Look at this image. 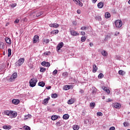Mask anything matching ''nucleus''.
I'll return each mask as SVG.
<instances>
[{"label": "nucleus", "instance_id": "1", "mask_svg": "<svg viewBox=\"0 0 130 130\" xmlns=\"http://www.w3.org/2000/svg\"><path fill=\"white\" fill-rule=\"evenodd\" d=\"M36 83H37V79L36 78H32L29 81V85L32 87L36 86Z\"/></svg>", "mask_w": 130, "mask_h": 130}, {"label": "nucleus", "instance_id": "2", "mask_svg": "<svg viewBox=\"0 0 130 130\" xmlns=\"http://www.w3.org/2000/svg\"><path fill=\"white\" fill-rule=\"evenodd\" d=\"M115 25L116 28H120L122 26V22L121 20H117L115 21Z\"/></svg>", "mask_w": 130, "mask_h": 130}, {"label": "nucleus", "instance_id": "3", "mask_svg": "<svg viewBox=\"0 0 130 130\" xmlns=\"http://www.w3.org/2000/svg\"><path fill=\"white\" fill-rule=\"evenodd\" d=\"M24 61H25V59L24 58H20L18 61H17L15 63L16 66H17V64H18V66L19 67H20V66H22V64H23V63H24Z\"/></svg>", "mask_w": 130, "mask_h": 130}, {"label": "nucleus", "instance_id": "4", "mask_svg": "<svg viewBox=\"0 0 130 130\" xmlns=\"http://www.w3.org/2000/svg\"><path fill=\"white\" fill-rule=\"evenodd\" d=\"M17 77H18V74L15 72L12 74L9 80L10 81V82H13L15 79H16Z\"/></svg>", "mask_w": 130, "mask_h": 130}, {"label": "nucleus", "instance_id": "5", "mask_svg": "<svg viewBox=\"0 0 130 130\" xmlns=\"http://www.w3.org/2000/svg\"><path fill=\"white\" fill-rule=\"evenodd\" d=\"M39 42V36L36 35L33 38V43H38Z\"/></svg>", "mask_w": 130, "mask_h": 130}, {"label": "nucleus", "instance_id": "6", "mask_svg": "<svg viewBox=\"0 0 130 130\" xmlns=\"http://www.w3.org/2000/svg\"><path fill=\"white\" fill-rule=\"evenodd\" d=\"M49 26L51 27L52 28H58V27H59V24L56 23H53L50 24Z\"/></svg>", "mask_w": 130, "mask_h": 130}, {"label": "nucleus", "instance_id": "7", "mask_svg": "<svg viewBox=\"0 0 130 130\" xmlns=\"http://www.w3.org/2000/svg\"><path fill=\"white\" fill-rule=\"evenodd\" d=\"M62 46H63V43L61 42L59 43L57 46V51H59V50H60V48H62Z\"/></svg>", "mask_w": 130, "mask_h": 130}, {"label": "nucleus", "instance_id": "8", "mask_svg": "<svg viewBox=\"0 0 130 130\" xmlns=\"http://www.w3.org/2000/svg\"><path fill=\"white\" fill-rule=\"evenodd\" d=\"M113 106L114 107H115V108H117L118 109H119V108L121 107V105H120V104L118 103H115L113 104Z\"/></svg>", "mask_w": 130, "mask_h": 130}, {"label": "nucleus", "instance_id": "9", "mask_svg": "<svg viewBox=\"0 0 130 130\" xmlns=\"http://www.w3.org/2000/svg\"><path fill=\"white\" fill-rule=\"evenodd\" d=\"M41 65L43 66L44 67H50V63H49V62H46V61H43L41 62Z\"/></svg>", "mask_w": 130, "mask_h": 130}, {"label": "nucleus", "instance_id": "10", "mask_svg": "<svg viewBox=\"0 0 130 130\" xmlns=\"http://www.w3.org/2000/svg\"><path fill=\"white\" fill-rule=\"evenodd\" d=\"M12 103L13 104H14V105H18L20 103V100L18 99H13L12 100Z\"/></svg>", "mask_w": 130, "mask_h": 130}, {"label": "nucleus", "instance_id": "11", "mask_svg": "<svg viewBox=\"0 0 130 130\" xmlns=\"http://www.w3.org/2000/svg\"><path fill=\"white\" fill-rule=\"evenodd\" d=\"M102 88L103 90H104V91H105V92L107 93V94H110V90L108 88H107V87L103 86Z\"/></svg>", "mask_w": 130, "mask_h": 130}, {"label": "nucleus", "instance_id": "12", "mask_svg": "<svg viewBox=\"0 0 130 130\" xmlns=\"http://www.w3.org/2000/svg\"><path fill=\"white\" fill-rule=\"evenodd\" d=\"M50 99V97H48L47 99H45L44 100L42 104H44V105H47V103H48V101H49Z\"/></svg>", "mask_w": 130, "mask_h": 130}, {"label": "nucleus", "instance_id": "13", "mask_svg": "<svg viewBox=\"0 0 130 130\" xmlns=\"http://www.w3.org/2000/svg\"><path fill=\"white\" fill-rule=\"evenodd\" d=\"M70 32L72 36H78V35H79V33L75 30H71Z\"/></svg>", "mask_w": 130, "mask_h": 130}, {"label": "nucleus", "instance_id": "14", "mask_svg": "<svg viewBox=\"0 0 130 130\" xmlns=\"http://www.w3.org/2000/svg\"><path fill=\"white\" fill-rule=\"evenodd\" d=\"M104 6V3L102 2H101L98 4V8H99V9H102Z\"/></svg>", "mask_w": 130, "mask_h": 130}, {"label": "nucleus", "instance_id": "15", "mask_svg": "<svg viewBox=\"0 0 130 130\" xmlns=\"http://www.w3.org/2000/svg\"><path fill=\"white\" fill-rule=\"evenodd\" d=\"M10 115H12V117L15 118L17 116V115H18V113L13 111H11L10 113Z\"/></svg>", "mask_w": 130, "mask_h": 130}, {"label": "nucleus", "instance_id": "16", "mask_svg": "<svg viewBox=\"0 0 130 130\" xmlns=\"http://www.w3.org/2000/svg\"><path fill=\"white\" fill-rule=\"evenodd\" d=\"M3 128L4 129H11V128H12V126H11V125H4V126H3Z\"/></svg>", "mask_w": 130, "mask_h": 130}, {"label": "nucleus", "instance_id": "17", "mask_svg": "<svg viewBox=\"0 0 130 130\" xmlns=\"http://www.w3.org/2000/svg\"><path fill=\"white\" fill-rule=\"evenodd\" d=\"M97 70H98V68H97L96 64H93L92 72L93 73H96V72H97Z\"/></svg>", "mask_w": 130, "mask_h": 130}, {"label": "nucleus", "instance_id": "18", "mask_svg": "<svg viewBox=\"0 0 130 130\" xmlns=\"http://www.w3.org/2000/svg\"><path fill=\"white\" fill-rule=\"evenodd\" d=\"M72 88V86L71 85H65L63 87L64 90H70Z\"/></svg>", "mask_w": 130, "mask_h": 130}, {"label": "nucleus", "instance_id": "19", "mask_svg": "<svg viewBox=\"0 0 130 130\" xmlns=\"http://www.w3.org/2000/svg\"><path fill=\"white\" fill-rule=\"evenodd\" d=\"M96 92H97V89H96V88H95L94 87H92V94L93 95H96Z\"/></svg>", "mask_w": 130, "mask_h": 130}, {"label": "nucleus", "instance_id": "20", "mask_svg": "<svg viewBox=\"0 0 130 130\" xmlns=\"http://www.w3.org/2000/svg\"><path fill=\"white\" fill-rule=\"evenodd\" d=\"M38 86H40V87H44L45 86V83L43 81L40 82L38 83Z\"/></svg>", "mask_w": 130, "mask_h": 130}, {"label": "nucleus", "instance_id": "21", "mask_svg": "<svg viewBox=\"0 0 130 130\" xmlns=\"http://www.w3.org/2000/svg\"><path fill=\"white\" fill-rule=\"evenodd\" d=\"M69 117H70V115H69L68 114H66L63 115V119H69Z\"/></svg>", "mask_w": 130, "mask_h": 130}, {"label": "nucleus", "instance_id": "22", "mask_svg": "<svg viewBox=\"0 0 130 130\" xmlns=\"http://www.w3.org/2000/svg\"><path fill=\"white\" fill-rule=\"evenodd\" d=\"M105 16L107 19H109L111 17L110 13H109V12H106L105 14Z\"/></svg>", "mask_w": 130, "mask_h": 130}, {"label": "nucleus", "instance_id": "23", "mask_svg": "<svg viewBox=\"0 0 130 130\" xmlns=\"http://www.w3.org/2000/svg\"><path fill=\"white\" fill-rule=\"evenodd\" d=\"M6 43H8V44H11V43H12V42L11 41V39L10 38H6Z\"/></svg>", "mask_w": 130, "mask_h": 130}, {"label": "nucleus", "instance_id": "24", "mask_svg": "<svg viewBox=\"0 0 130 130\" xmlns=\"http://www.w3.org/2000/svg\"><path fill=\"white\" fill-rule=\"evenodd\" d=\"M5 114H6V115H8V116H10V115H11V111L7 110V111H5L4 112Z\"/></svg>", "mask_w": 130, "mask_h": 130}, {"label": "nucleus", "instance_id": "25", "mask_svg": "<svg viewBox=\"0 0 130 130\" xmlns=\"http://www.w3.org/2000/svg\"><path fill=\"white\" fill-rule=\"evenodd\" d=\"M101 53L103 56H107V55L108 54L107 52L105 51V50L102 51Z\"/></svg>", "mask_w": 130, "mask_h": 130}, {"label": "nucleus", "instance_id": "26", "mask_svg": "<svg viewBox=\"0 0 130 130\" xmlns=\"http://www.w3.org/2000/svg\"><path fill=\"white\" fill-rule=\"evenodd\" d=\"M95 20L97 21H102V18H101V16H97L95 17Z\"/></svg>", "mask_w": 130, "mask_h": 130}, {"label": "nucleus", "instance_id": "27", "mask_svg": "<svg viewBox=\"0 0 130 130\" xmlns=\"http://www.w3.org/2000/svg\"><path fill=\"white\" fill-rule=\"evenodd\" d=\"M58 34V30L56 29V30H52L51 32V34H54L55 35Z\"/></svg>", "mask_w": 130, "mask_h": 130}, {"label": "nucleus", "instance_id": "28", "mask_svg": "<svg viewBox=\"0 0 130 130\" xmlns=\"http://www.w3.org/2000/svg\"><path fill=\"white\" fill-rule=\"evenodd\" d=\"M74 102H75V101L74 100V99H71L68 101V104H70V105L73 104Z\"/></svg>", "mask_w": 130, "mask_h": 130}, {"label": "nucleus", "instance_id": "29", "mask_svg": "<svg viewBox=\"0 0 130 130\" xmlns=\"http://www.w3.org/2000/svg\"><path fill=\"white\" fill-rule=\"evenodd\" d=\"M8 57H9V56H11V55H12V49H8Z\"/></svg>", "mask_w": 130, "mask_h": 130}, {"label": "nucleus", "instance_id": "30", "mask_svg": "<svg viewBox=\"0 0 130 130\" xmlns=\"http://www.w3.org/2000/svg\"><path fill=\"white\" fill-rule=\"evenodd\" d=\"M31 117H32V116L30 114H28L25 116L24 119H28V118H31Z\"/></svg>", "mask_w": 130, "mask_h": 130}, {"label": "nucleus", "instance_id": "31", "mask_svg": "<svg viewBox=\"0 0 130 130\" xmlns=\"http://www.w3.org/2000/svg\"><path fill=\"white\" fill-rule=\"evenodd\" d=\"M0 48H1L2 49H4L5 48V43H1L0 44Z\"/></svg>", "mask_w": 130, "mask_h": 130}, {"label": "nucleus", "instance_id": "32", "mask_svg": "<svg viewBox=\"0 0 130 130\" xmlns=\"http://www.w3.org/2000/svg\"><path fill=\"white\" fill-rule=\"evenodd\" d=\"M63 77H64L65 78H67L68 76H69V73L68 72H63L62 73Z\"/></svg>", "mask_w": 130, "mask_h": 130}, {"label": "nucleus", "instance_id": "33", "mask_svg": "<svg viewBox=\"0 0 130 130\" xmlns=\"http://www.w3.org/2000/svg\"><path fill=\"white\" fill-rule=\"evenodd\" d=\"M57 126H60L61 125V121H59L56 123Z\"/></svg>", "mask_w": 130, "mask_h": 130}, {"label": "nucleus", "instance_id": "34", "mask_svg": "<svg viewBox=\"0 0 130 130\" xmlns=\"http://www.w3.org/2000/svg\"><path fill=\"white\" fill-rule=\"evenodd\" d=\"M79 128H80V127H79V125H74L73 126L74 130H79Z\"/></svg>", "mask_w": 130, "mask_h": 130}, {"label": "nucleus", "instance_id": "35", "mask_svg": "<svg viewBox=\"0 0 130 130\" xmlns=\"http://www.w3.org/2000/svg\"><path fill=\"white\" fill-rule=\"evenodd\" d=\"M57 118V116L54 115L51 117L52 120H56V119Z\"/></svg>", "mask_w": 130, "mask_h": 130}, {"label": "nucleus", "instance_id": "36", "mask_svg": "<svg viewBox=\"0 0 130 130\" xmlns=\"http://www.w3.org/2000/svg\"><path fill=\"white\" fill-rule=\"evenodd\" d=\"M104 75H103V73H100L98 76L99 79H102V78H104Z\"/></svg>", "mask_w": 130, "mask_h": 130}, {"label": "nucleus", "instance_id": "37", "mask_svg": "<svg viewBox=\"0 0 130 130\" xmlns=\"http://www.w3.org/2000/svg\"><path fill=\"white\" fill-rule=\"evenodd\" d=\"M51 97L52 98H53V99L57 98V94L56 93L52 94L51 95Z\"/></svg>", "mask_w": 130, "mask_h": 130}, {"label": "nucleus", "instance_id": "38", "mask_svg": "<svg viewBox=\"0 0 130 130\" xmlns=\"http://www.w3.org/2000/svg\"><path fill=\"white\" fill-rule=\"evenodd\" d=\"M76 5H78V6H80V7H83V3H82L80 0H79V2H78Z\"/></svg>", "mask_w": 130, "mask_h": 130}, {"label": "nucleus", "instance_id": "39", "mask_svg": "<svg viewBox=\"0 0 130 130\" xmlns=\"http://www.w3.org/2000/svg\"><path fill=\"white\" fill-rule=\"evenodd\" d=\"M110 36H109V35H108L105 37V40L106 41H107V40H108V39H110Z\"/></svg>", "mask_w": 130, "mask_h": 130}, {"label": "nucleus", "instance_id": "40", "mask_svg": "<svg viewBox=\"0 0 130 130\" xmlns=\"http://www.w3.org/2000/svg\"><path fill=\"white\" fill-rule=\"evenodd\" d=\"M49 43V39H44L43 40V43Z\"/></svg>", "mask_w": 130, "mask_h": 130}, {"label": "nucleus", "instance_id": "41", "mask_svg": "<svg viewBox=\"0 0 130 130\" xmlns=\"http://www.w3.org/2000/svg\"><path fill=\"white\" fill-rule=\"evenodd\" d=\"M90 107H92V108H94V107H95V103L94 102L91 103L90 104Z\"/></svg>", "mask_w": 130, "mask_h": 130}, {"label": "nucleus", "instance_id": "42", "mask_svg": "<svg viewBox=\"0 0 130 130\" xmlns=\"http://www.w3.org/2000/svg\"><path fill=\"white\" fill-rule=\"evenodd\" d=\"M81 41L82 42H85V41H86V37H82Z\"/></svg>", "mask_w": 130, "mask_h": 130}, {"label": "nucleus", "instance_id": "43", "mask_svg": "<svg viewBox=\"0 0 130 130\" xmlns=\"http://www.w3.org/2000/svg\"><path fill=\"white\" fill-rule=\"evenodd\" d=\"M42 14H43V13L42 12H39L38 13H37L36 15V17L37 18L38 17H39L40 16H41V15H42Z\"/></svg>", "mask_w": 130, "mask_h": 130}, {"label": "nucleus", "instance_id": "44", "mask_svg": "<svg viewBox=\"0 0 130 130\" xmlns=\"http://www.w3.org/2000/svg\"><path fill=\"white\" fill-rule=\"evenodd\" d=\"M45 71H46V69L45 68H41L40 72H41V73H44V72H45Z\"/></svg>", "mask_w": 130, "mask_h": 130}, {"label": "nucleus", "instance_id": "45", "mask_svg": "<svg viewBox=\"0 0 130 130\" xmlns=\"http://www.w3.org/2000/svg\"><path fill=\"white\" fill-rule=\"evenodd\" d=\"M96 114L98 116H102V115H103V114L102 112H97Z\"/></svg>", "mask_w": 130, "mask_h": 130}, {"label": "nucleus", "instance_id": "46", "mask_svg": "<svg viewBox=\"0 0 130 130\" xmlns=\"http://www.w3.org/2000/svg\"><path fill=\"white\" fill-rule=\"evenodd\" d=\"M28 67L30 69H33V64H32V63H29L28 64Z\"/></svg>", "mask_w": 130, "mask_h": 130}, {"label": "nucleus", "instance_id": "47", "mask_svg": "<svg viewBox=\"0 0 130 130\" xmlns=\"http://www.w3.org/2000/svg\"><path fill=\"white\" fill-rule=\"evenodd\" d=\"M118 73L119 75H122V74H123V71L122 70H119Z\"/></svg>", "mask_w": 130, "mask_h": 130}, {"label": "nucleus", "instance_id": "48", "mask_svg": "<svg viewBox=\"0 0 130 130\" xmlns=\"http://www.w3.org/2000/svg\"><path fill=\"white\" fill-rule=\"evenodd\" d=\"M57 74V70H55L53 72V75H56Z\"/></svg>", "mask_w": 130, "mask_h": 130}, {"label": "nucleus", "instance_id": "49", "mask_svg": "<svg viewBox=\"0 0 130 130\" xmlns=\"http://www.w3.org/2000/svg\"><path fill=\"white\" fill-rule=\"evenodd\" d=\"M109 130H115V127L112 126L109 128Z\"/></svg>", "mask_w": 130, "mask_h": 130}, {"label": "nucleus", "instance_id": "50", "mask_svg": "<svg viewBox=\"0 0 130 130\" xmlns=\"http://www.w3.org/2000/svg\"><path fill=\"white\" fill-rule=\"evenodd\" d=\"M86 29H87V27L86 26H83L81 28V30H86Z\"/></svg>", "mask_w": 130, "mask_h": 130}, {"label": "nucleus", "instance_id": "51", "mask_svg": "<svg viewBox=\"0 0 130 130\" xmlns=\"http://www.w3.org/2000/svg\"><path fill=\"white\" fill-rule=\"evenodd\" d=\"M127 124H128L127 122H124L123 123L124 126H127Z\"/></svg>", "mask_w": 130, "mask_h": 130}, {"label": "nucleus", "instance_id": "52", "mask_svg": "<svg viewBox=\"0 0 130 130\" xmlns=\"http://www.w3.org/2000/svg\"><path fill=\"white\" fill-rule=\"evenodd\" d=\"M51 88V86H47V87H46V89H47V90H49V89Z\"/></svg>", "mask_w": 130, "mask_h": 130}, {"label": "nucleus", "instance_id": "53", "mask_svg": "<svg viewBox=\"0 0 130 130\" xmlns=\"http://www.w3.org/2000/svg\"><path fill=\"white\" fill-rule=\"evenodd\" d=\"M77 14H81V10H78L77 11Z\"/></svg>", "mask_w": 130, "mask_h": 130}, {"label": "nucleus", "instance_id": "54", "mask_svg": "<svg viewBox=\"0 0 130 130\" xmlns=\"http://www.w3.org/2000/svg\"><path fill=\"white\" fill-rule=\"evenodd\" d=\"M80 93H81V94H83V93H84V90L83 89H80V90L79 91Z\"/></svg>", "mask_w": 130, "mask_h": 130}, {"label": "nucleus", "instance_id": "55", "mask_svg": "<svg viewBox=\"0 0 130 130\" xmlns=\"http://www.w3.org/2000/svg\"><path fill=\"white\" fill-rule=\"evenodd\" d=\"M30 127L28 126L25 128V130H30Z\"/></svg>", "mask_w": 130, "mask_h": 130}, {"label": "nucleus", "instance_id": "56", "mask_svg": "<svg viewBox=\"0 0 130 130\" xmlns=\"http://www.w3.org/2000/svg\"><path fill=\"white\" fill-rule=\"evenodd\" d=\"M73 25H77V22L76 21H73Z\"/></svg>", "mask_w": 130, "mask_h": 130}, {"label": "nucleus", "instance_id": "57", "mask_svg": "<svg viewBox=\"0 0 130 130\" xmlns=\"http://www.w3.org/2000/svg\"><path fill=\"white\" fill-rule=\"evenodd\" d=\"M19 19H16L15 21H14V23H19Z\"/></svg>", "mask_w": 130, "mask_h": 130}, {"label": "nucleus", "instance_id": "58", "mask_svg": "<svg viewBox=\"0 0 130 130\" xmlns=\"http://www.w3.org/2000/svg\"><path fill=\"white\" fill-rule=\"evenodd\" d=\"M92 2L93 4H95L96 2H97V0H92Z\"/></svg>", "mask_w": 130, "mask_h": 130}, {"label": "nucleus", "instance_id": "59", "mask_svg": "<svg viewBox=\"0 0 130 130\" xmlns=\"http://www.w3.org/2000/svg\"><path fill=\"white\" fill-rule=\"evenodd\" d=\"M86 34V33L84 31H81V35H85Z\"/></svg>", "mask_w": 130, "mask_h": 130}, {"label": "nucleus", "instance_id": "60", "mask_svg": "<svg viewBox=\"0 0 130 130\" xmlns=\"http://www.w3.org/2000/svg\"><path fill=\"white\" fill-rule=\"evenodd\" d=\"M89 45H90V46L91 47H92V46H93V43H90L89 44Z\"/></svg>", "mask_w": 130, "mask_h": 130}, {"label": "nucleus", "instance_id": "61", "mask_svg": "<svg viewBox=\"0 0 130 130\" xmlns=\"http://www.w3.org/2000/svg\"><path fill=\"white\" fill-rule=\"evenodd\" d=\"M74 2H75L76 4H77L78 2H79V0H73Z\"/></svg>", "mask_w": 130, "mask_h": 130}, {"label": "nucleus", "instance_id": "62", "mask_svg": "<svg viewBox=\"0 0 130 130\" xmlns=\"http://www.w3.org/2000/svg\"><path fill=\"white\" fill-rule=\"evenodd\" d=\"M12 8H15V7H16V6H15L14 4L11 5Z\"/></svg>", "mask_w": 130, "mask_h": 130}, {"label": "nucleus", "instance_id": "63", "mask_svg": "<svg viewBox=\"0 0 130 130\" xmlns=\"http://www.w3.org/2000/svg\"><path fill=\"white\" fill-rule=\"evenodd\" d=\"M128 4H129V5H130V0L128 1Z\"/></svg>", "mask_w": 130, "mask_h": 130}, {"label": "nucleus", "instance_id": "64", "mask_svg": "<svg viewBox=\"0 0 130 130\" xmlns=\"http://www.w3.org/2000/svg\"><path fill=\"white\" fill-rule=\"evenodd\" d=\"M103 99H105V96H104L103 97Z\"/></svg>", "mask_w": 130, "mask_h": 130}]
</instances>
